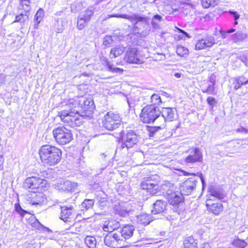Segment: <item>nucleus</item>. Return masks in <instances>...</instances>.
<instances>
[{
  "label": "nucleus",
  "mask_w": 248,
  "mask_h": 248,
  "mask_svg": "<svg viewBox=\"0 0 248 248\" xmlns=\"http://www.w3.org/2000/svg\"><path fill=\"white\" fill-rule=\"evenodd\" d=\"M163 190L162 193L164 198L169 204L173 207L179 208L185 204V198L182 192L175 190V185L168 181H165L162 184Z\"/></svg>",
  "instance_id": "nucleus-1"
},
{
  "label": "nucleus",
  "mask_w": 248,
  "mask_h": 248,
  "mask_svg": "<svg viewBox=\"0 0 248 248\" xmlns=\"http://www.w3.org/2000/svg\"><path fill=\"white\" fill-rule=\"evenodd\" d=\"M42 162L44 165L54 166L59 163L62 158V152L58 148L49 144L42 146L39 150Z\"/></svg>",
  "instance_id": "nucleus-2"
},
{
  "label": "nucleus",
  "mask_w": 248,
  "mask_h": 248,
  "mask_svg": "<svg viewBox=\"0 0 248 248\" xmlns=\"http://www.w3.org/2000/svg\"><path fill=\"white\" fill-rule=\"evenodd\" d=\"M160 181L155 175L147 176L141 182L140 188L151 195H155L163 190L162 184L160 185Z\"/></svg>",
  "instance_id": "nucleus-3"
},
{
  "label": "nucleus",
  "mask_w": 248,
  "mask_h": 248,
  "mask_svg": "<svg viewBox=\"0 0 248 248\" xmlns=\"http://www.w3.org/2000/svg\"><path fill=\"white\" fill-rule=\"evenodd\" d=\"M160 115L158 107L149 105L143 107L140 115V120L144 123H151L155 122Z\"/></svg>",
  "instance_id": "nucleus-4"
},
{
  "label": "nucleus",
  "mask_w": 248,
  "mask_h": 248,
  "mask_svg": "<svg viewBox=\"0 0 248 248\" xmlns=\"http://www.w3.org/2000/svg\"><path fill=\"white\" fill-rule=\"evenodd\" d=\"M55 141L60 145H65L73 140L71 131L64 126H59L53 130Z\"/></svg>",
  "instance_id": "nucleus-5"
},
{
  "label": "nucleus",
  "mask_w": 248,
  "mask_h": 248,
  "mask_svg": "<svg viewBox=\"0 0 248 248\" xmlns=\"http://www.w3.org/2000/svg\"><path fill=\"white\" fill-rule=\"evenodd\" d=\"M76 115L71 113L70 111L65 109L59 112L58 113L61 120L72 127L79 126L82 124L79 116Z\"/></svg>",
  "instance_id": "nucleus-6"
},
{
  "label": "nucleus",
  "mask_w": 248,
  "mask_h": 248,
  "mask_svg": "<svg viewBox=\"0 0 248 248\" xmlns=\"http://www.w3.org/2000/svg\"><path fill=\"white\" fill-rule=\"evenodd\" d=\"M121 122L120 116L111 112H108L103 120L104 127L108 130H113L118 127Z\"/></svg>",
  "instance_id": "nucleus-7"
},
{
  "label": "nucleus",
  "mask_w": 248,
  "mask_h": 248,
  "mask_svg": "<svg viewBox=\"0 0 248 248\" xmlns=\"http://www.w3.org/2000/svg\"><path fill=\"white\" fill-rule=\"evenodd\" d=\"M207 211L215 216H218L223 212L224 207L221 201L213 198H207L205 201Z\"/></svg>",
  "instance_id": "nucleus-8"
},
{
  "label": "nucleus",
  "mask_w": 248,
  "mask_h": 248,
  "mask_svg": "<svg viewBox=\"0 0 248 248\" xmlns=\"http://www.w3.org/2000/svg\"><path fill=\"white\" fill-rule=\"evenodd\" d=\"M81 106V116L88 117H91L94 109L95 105L93 100L91 98H87L81 96L79 97Z\"/></svg>",
  "instance_id": "nucleus-9"
},
{
  "label": "nucleus",
  "mask_w": 248,
  "mask_h": 248,
  "mask_svg": "<svg viewBox=\"0 0 248 248\" xmlns=\"http://www.w3.org/2000/svg\"><path fill=\"white\" fill-rule=\"evenodd\" d=\"M46 181L43 179L36 177H30L27 178L23 183V187L26 189L31 190V192L33 190L37 189L40 187H42L46 184Z\"/></svg>",
  "instance_id": "nucleus-10"
},
{
  "label": "nucleus",
  "mask_w": 248,
  "mask_h": 248,
  "mask_svg": "<svg viewBox=\"0 0 248 248\" xmlns=\"http://www.w3.org/2000/svg\"><path fill=\"white\" fill-rule=\"evenodd\" d=\"M27 199L32 205H42L46 201V196L42 192L32 191L27 195Z\"/></svg>",
  "instance_id": "nucleus-11"
},
{
  "label": "nucleus",
  "mask_w": 248,
  "mask_h": 248,
  "mask_svg": "<svg viewBox=\"0 0 248 248\" xmlns=\"http://www.w3.org/2000/svg\"><path fill=\"white\" fill-rule=\"evenodd\" d=\"M126 56L127 62L141 63L143 62V57L140 55L137 48H129L126 52Z\"/></svg>",
  "instance_id": "nucleus-12"
},
{
  "label": "nucleus",
  "mask_w": 248,
  "mask_h": 248,
  "mask_svg": "<svg viewBox=\"0 0 248 248\" xmlns=\"http://www.w3.org/2000/svg\"><path fill=\"white\" fill-rule=\"evenodd\" d=\"M61 212L60 219L65 222H71L74 218L75 210L72 205L61 207Z\"/></svg>",
  "instance_id": "nucleus-13"
},
{
  "label": "nucleus",
  "mask_w": 248,
  "mask_h": 248,
  "mask_svg": "<svg viewBox=\"0 0 248 248\" xmlns=\"http://www.w3.org/2000/svg\"><path fill=\"white\" fill-rule=\"evenodd\" d=\"M196 186V181L188 178L180 186V190L183 195H189L192 194Z\"/></svg>",
  "instance_id": "nucleus-14"
},
{
  "label": "nucleus",
  "mask_w": 248,
  "mask_h": 248,
  "mask_svg": "<svg viewBox=\"0 0 248 248\" xmlns=\"http://www.w3.org/2000/svg\"><path fill=\"white\" fill-rule=\"evenodd\" d=\"M215 44V39L212 36H206L198 40L195 45L196 50H201L208 47H211Z\"/></svg>",
  "instance_id": "nucleus-15"
},
{
  "label": "nucleus",
  "mask_w": 248,
  "mask_h": 248,
  "mask_svg": "<svg viewBox=\"0 0 248 248\" xmlns=\"http://www.w3.org/2000/svg\"><path fill=\"white\" fill-rule=\"evenodd\" d=\"M192 154L188 155L184 159L186 163L201 162L203 160L202 154L199 149L195 148L193 149Z\"/></svg>",
  "instance_id": "nucleus-16"
},
{
  "label": "nucleus",
  "mask_w": 248,
  "mask_h": 248,
  "mask_svg": "<svg viewBox=\"0 0 248 248\" xmlns=\"http://www.w3.org/2000/svg\"><path fill=\"white\" fill-rule=\"evenodd\" d=\"M18 9L21 10H24V13L23 12L21 13L19 15H17L16 16V18L14 22H20L21 23H23L24 22L29 19V16L30 15V12L31 10V7L30 6H28V5H25L22 7L20 5L18 6Z\"/></svg>",
  "instance_id": "nucleus-17"
},
{
  "label": "nucleus",
  "mask_w": 248,
  "mask_h": 248,
  "mask_svg": "<svg viewBox=\"0 0 248 248\" xmlns=\"http://www.w3.org/2000/svg\"><path fill=\"white\" fill-rule=\"evenodd\" d=\"M67 108L68 109L67 110L70 111L71 113L79 115L80 114H81V106L79 97L77 99H70Z\"/></svg>",
  "instance_id": "nucleus-18"
},
{
  "label": "nucleus",
  "mask_w": 248,
  "mask_h": 248,
  "mask_svg": "<svg viewBox=\"0 0 248 248\" xmlns=\"http://www.w3.org/2000/svg\"><path fill=\"white\" fill-rule=\"evenodd\" d=\"M139 140V136L134 131H130L127 132L125 140V146L131 148L136 144Z\"/></svg>",
  "instance_id": "nucleus-19"
},
{
  "label": "nucleus",
  "mask_w": 248,
  "mask_h": 248,
  "mask_svg": "<svg viewBox=\"0 0 248 248\" xmlns=\"http://www.w3.org/2000/svg\"><path fill=\"white\" fill-rule=\"evenodd\" d=\"M78 185L77 183L70 181H62L58 186L59 190L65 192H73L75 191Z\"/></svg>",
  "instance_id": "nucleus-20"
},
{
  "label": "nucleus",
  "mask_w": 248,
  "mask_h": 248,
  "mask_svg": "<svg viewBox=\"0 0 248 248\" xmlns=\"http://www.w3.org/2000/svg\"><path fill=\"white\" fill-rule=\"evenodd\" d=\"M167 209V203L163 200H156L152 210L153 213L158 214L164 213Z\"/></svg>",
  "instance_id": "nucleus-21"
},
{
  "label": "nucleus",
  "mask_w": 248,
  "mask_h": 248,
  "mask_svg": "<svg viewBox=\"0 0 248 248\" xmlns=\"http://www.w3.org/2000/svg\"><path fill=\"white\" fill-rule=\"evenodd\" d=\"M162 116L164 117V122L165 121H173L175 117V111L172 108H163L161 111Z\"/></svg>",
  "instance_id": "nucleus-22"
},
{
  "label": "nucleus",
  "mask_w": 248,
  "mask_h": 248,
  "mask_svg": "<svg viewBox=\"0 0 248 248\" xmlns=\"http://www.w3.org/2000/svg\"><path fill=\"white\" fill-rule=\"evenodd\" d=\"M182 248H198L197 239H195L192 236L185 237Z\"/></svg>",
  "instance_id": "nucleus-23"
},
{
  "label": "nucleus",
  "mask_w": 248,
  "mask_h": 248,
  "mask_svg": "<svg viewBox=\"0 0 248 248\" xmlns=\"http://www.w3.org/2000/svg\"><path fill=\"white\" fill-rule=\"evenodd\" d=\"M205 84H206L207 88L202 90V92L208 94H215V79L210 78L205 81Z\"/></svg>",
  "instance_id": "nucleus-24"
},
{
  "label": "nucleus",
  "mask_w": 248,
  "mask_h": 248,
  "mask_svg": "<svg viewBox=\"0 0 248 248\" xmlns=\"http://www.w3.org/2000/svg\"><path fill=\"white\" fill-rule=\"evenodd\" d=\"M176 53L178 56L186 59L189 56V49L182 45H178L176 47Z\"/></svg>",
  "instance_id": "nucleus-25"
},
{
  "label": "nucleus",
  "mask_w": 248,
  "mask_h": 248,
  "mask_svg": "<svg viewBox=\"0 0 248 248\" xmlns=\"http://www.w3.org/2000/svg\"><path fill=\"white\" fill-rule=\"evenodd\" d=\"M248 83V79H246L245 77L241 76L237 77V78H234L233 82V89L234 90H238L240 88L241 86Z\"/></svg>",
  "instance_id": "nucleus-26"
},
{
  "label": "nucleus",
  "mask_w": 248,
  "mask_h": 248,
  "mask_svg": "<svg viewBox=\"0 0 248 248\" xmlns=\"http://www.w3.org/2000/svg\"><path fill=\"white\" fill-rule=\"evenodd\" d=\"M94 10V8L93 7H89L87 9H86L84 12L81 13L78 16H79L81 18H83L85 20H86V22H88L89 23V21H90L92 16L93 15Z\"/></svg>",
  "instance_id": "nucleus-27"
},
{
  "label": "nucleus",
  "mask_w": 248,
  "mask_h": 248,
  "mask_svg": "<svg viewBox=\"0 0 248 248\" xmlns=\"http://www.w3.org/2000/svg\"><path fill=\"white\" fill-rule=\"evenodd\" d=\"M165 127V124H164V123L163 124L160 125L159 126H151L147 125L146 126V128L150 137H153L154 136L156 132H158L163 129H164Z\"/></svg>",
  "instance_id": "nucleus-28"
},
{
  "label": "nucleus",
  "mask_w": 248,
  "mask_h": 248,
  "mask_svg": "<svg viewBox=\"0 0 248 248\" xmlns=\"http://www.w3.org/2000/svg\"><path fill=\"white\" fill-rule=\"evenodd\" d=\"M44 15V11L41 8H40L37 11L34 18V21L35 22L34 25V28L35 29H37L38 28V25L43 19Z\"/></svg>",
  "instance_id": "nucleus-29"
},
{
  "label": "nucleus",
  "mask_w": 248,
  "mask_h": 248,
  "mask_svg": "<svg viewBox=\"0 0 248 248\" xmlns=\"http://www.w3.org/2000/svg\"><path fill=\"white\" fill-rule=\"evenodd\" d=\"M139 222L144 226L147 225L151 221V217L149 214H141L138 217Z\"/></svg>",
  "instance_id": "nucleus-30"
},
{
  "label": "nucleus",
  "mask_w": 248,
  "mask_h": 248,
  "mask_svg": "<svg viewBox=\"0 0 248 248\" xmlns=\"http://www.w3.org/2000/svg\"><path fill=\"white\" fill-rule=\"evenodd\" d=\"M218 0H201V5L204 8L215 7L218 5Z\"/></svg>",
  "instance_id": "nucleus-31"
},
{
  "label": "nucleus",
  "mask_w": 248,
  "mask_h": 248,
  "mask_svg": "<svg viewBox=\"0 0 248 248\" xmlns=\"http://www.w3.org/2000/svg\"><path fill=\"white\" fill-rule=\"evenodd\" d=\"M232 244L235 248H245L248 245L246 241L240 239L238 237L234 238Z\"/></svg>",
  "instance_id": "nucleus-32"
},
{
  "label": "nucleus",
  "mask_w": 248,
  "mask_h": 248,
  "mask_svg": "<svg viewBox=\"0 0 248 248\" xmlns=\"http://www.w3.org/2000/svg\"><path fill=\"white\" fill-rule=\"evenodd\" d=\"M94 200L92 199H85L81 204V210L87 211L93 208L94 205Z\"/></svg>",
  "instance_id": "nucleus-33"
},
{
  "label": "nucleus",
  "mask_w": 248,
  "mask_h": 248,
  "mask_svg": "<svg viewBox=\"0 0 248 248\" xmlns=\"http://www.w3.org/2000/svg\"><path fill=\"white\" fill-rule=\"evenodd\" d=\"M84 242L89 248H96V240L94 237L87 236L85 238Z\"/></svg>",
  "instance_id": "nucleus-34"
},
{
  "label": "nucleus",
  "mask_w": 248,
  "mask_h": 248,
  "mask_svg": "<svg viewBox=\"0 0 248 248\" xmlns=\"http://www.w3.org/2000/svg\"><path fill=\"white\" fill-rule=\"evenodd\" d=\"M175 30L179 33H181L180 35H178L176 36L174 38L175 40H180L182 39H185V38H189L190 37V35L188 33L185 32V31L182 29H181L178 27H175Z\"/></svg>",
  "instance_id": "nucleus-35"
},
{
  "label": "nucleus",
  "mask_w": 248,
  "mask_h": 248,
  "mask_svg": "<svg viewBox=\"0 0 248 248\" xmlns=\"http://www.w3.org/2000/svg\"><path fill=\"white\" fill-rule=\"evenodd\" d=\"M151 104L150 105H152L154 106L158 107L162 103L159 95L155 93L153 94L151 97Z\"/></svg>",
  "instance_id": "nucleus-36"
},
{
  "label": "nucleus",
  "mask_w": 248,
  "mask_h": 248,
  "mask_svg": "<svg viewBox=\"0 0 248 248\" xmlns=\"http://www.w3.org/2000/svg\"><path fill=\"white\" fill-rule=\"evenodd\" d=\"M214 198L215 199H218L221 201L224 198V195L221 193L220 191L216 190H213L211 191L210 196L208 198Z\"/></svg>",
  "instance_id": "nucleus-37"
},
{
  "label": "nucleus",
  "mask_w": 248,
  "mask_h": 248,
  "mask_svg": "<svg viewBox=\"0 0 248 248\" xmlns=\"http://www.w3.org/2000/svg\"><path fill=\"white\" fill-rule=\"evenodd\" d=\"M124 51V47L117 46L115 48L111 49L110 53L111 55H113L114 57H117L122 54Z\"/></svg>",
  "instance_id": "nucleus-38"
},
{
  "label": "nucleus",
  "mask_w": 248,
  "mask_h": 248,
  "mask_svg": "<svg viewBox=\"0 0 248 248\" xmlns=\"http://www.w3.org/2000/svg\"><path fill=\"white\" fill-rule=\"evenodd\" d=\"M105 245L108 247H114L116 244L114 241V239L111 235H106L104 239Z\"/></svg>",
  "instance_id": "nucleus-39"
},
{
  "label": "nucleus",
  "mask_w": 248,
  "mask_h": 248,
  "mask_svg": "<svg viewBox=\"0 0 248 248\" xmlns=\"http://www.w3.org/2000/svg\"><path fill=\"white\" fill-rule=\"evenodd\" d=\"M134 231V227L132 225L125 226V238L131 237Z\"/></svg>",
  "instance_id": "nucleus-40"
},
{
  "label": "nucleus",
  "mask_w": 248,
  "mask_h": 248,
  "mask_svg": "<svg viewBox=\"0 0 248 248\" xmlns=\"http://www.w3.org/2000/svg\"><path fill=\"white\" fill-rule=\"evenodd\" d=\"M88 23H89L88 22H86V20H85L83 18H81L78 16L77 21V28L79 30H82L84 28L85 26L88 24Z\"/></svg>",
  "instance_id": "nucleus-41"
},
{
  "label": "nucleus",
  "mask_w": 248,
  "mask_h": 248,
  "mask_svg": "<svg viewBox=\"0 0 248 248\" xmlns=\"http://www.w3.org/2000/svg\"><path fill=\"white\" fill-rule=\"evenodd\" d=\"M15 211L19 214L22 217H23L25 214H28V212L26 210L22 209L19 203H16L15 206Z\"/></svg>",
  "instance_id": "nucleus-42"
},
{
  "label": "nucleus",
  "mask_w": 248,
  "mask_h": 248,
  "mask_svg": "<svg viewBox=\"0 0 248 248\" xmlns=\"http://www.w3.org/2000/svg\"><path fill=\"white\" fill-rule=\"evenodd\" d=\"M113 40L112 37L109 35H106L103 39V44L106 47H110V45L112 44Z\"/></svg>",
  "instance_id": "nucleus-43"
},
{
  "label": "nucleus",
  "mask_w": 248,
  "mask_h": 248,
  "mask_svg": "<svg viewBox=\"0 0 248 248\" xmlns=\"http://www.w3.org/2000/svg\"><path fill=\"white\" fill-rule=\"evenodd\" d=\"M113 238L114 239V241L115 243H119L123 242V239L121 238V237H123V233L122 232H119V233H115L112 235Z\"/></svg>",
  "instance_id": "nucleus-44"
},
{
  "label": "nucleus",
  "mask_w": 248,
  "mask_h": 248,
  "mask_svg": "<svg viewBox=\"0 0 248 248\" xmlns=\"http://www.w3.org/2000/svg\"><path fill=\"white\" fill-rule=\"evenodd\" d=\"M206 102L209 105L211 108H213L216 104L217 103V101L216 99L213 97H208L206 99Z\"/></svg>",
  "instance_id": "nucleus-45"
},
{
  "label": "nucleus",
  "mask_w": 248,
  "mask_h": 248,
  "mask_svg": "<svg viewBox=\"0 0 248 248\" xmlns=\"http://www.w3.org/2000/svg\"><path fill=\"white\" fill-rule=\"evenodd\" d=\"M114 208L116 214H119L122 217L124 216V209H123V206H121L119 204L118 205H115Z\"/></svg>",
  "instance_id": "nucleus-46"
},
{
  "label": "nucleus",
  "mask_w": 248,
  "mask_h": 248,
  "mask_svg": "<svg viewBox=\"0 0 248 248\" xmlns=\"http://www.w3.org/2000/svg\"><path fill=\"white\" fill-rule=\"evenodd\" d=\"M133 19L136 23H138L139 22H144L146 23V22H147L148 21V18L143 17V16H140L137 15H135L133 17Z\"/></svg>",
  "instance_id": "nucleus-47"
},
{
  "label": "nucleus",
  "mask_w": 248,
  "mask_h": 248,
  "mask_svg": "<svg viewBox=\"0 0 248 248\" xmlns=\"http://www.w3.org/2000/svg\"><path fill=\"white\" fill-rule=\"evenodd\" d=\"M112 222H108L107 224H105L103 226V230L106 232H112L114 228L111 227Z\"/></svg>",
  "instance_id": "nucleus-48"
},
{
  "label": "nucleus",
  "mask_w": 248,
  "mask_h": 248,
  "mask_svg": "<svg viewBox=\"0 0 248 248\" xmlns=\"http://www.w3.org/2000/svg\"><path fill=\"white\" fill-rule=\"evenodd\" d=\"M124 137V133H123V131H122L119 133V137H118V141L119 142L121 143V146L123 148H124V142L123 140V138Z\"/></svg>",
  "instance_id": "nucleus-49"
},
{
  "label": "nucleus",
  "mask_w": 248,
  "mask_h": 248,
  "mask_svg": "<svg viewBox=\"0 0 248 248\" xmlns=\"http://www.w3.org/2000/svg\"><path fill=\"white\" fill-rule=\"evenodd\" d=\"M214 16V14L212 12H209L208 14L205 15L203 16V19L205 21H209L213 19Z\"/></svg>",
  "instance_id": "nucleus-50"
},
{
  "label": "nucleus",
  "mask_w": 248,
  "mask_h": 248,
  "mask_svg": "<svg viewBox=\"0 0 248 248\" xmlns=\"http://www.w3.org/2000/svg\"><path fill=\"white\" fill-rule=\"evenodd\" d=\"M19 1L20 2L19 5H20V6H22V7L27 5H28V6H30V4L31 3L30 0H19Z\"/></svg>",
  "instance_id": "nucleus-51"
},
{
  "label": "nucleus",
  "mask_w": 248,
  "mask_h": 248,
  "mask_svg": "<svg viewBox=\"0 0 248 248\" xmlns=\"http://www.w3.org/2000/svg\"><path fill=\"white\" fill-rule=\"evenodd\" d=\"M24 248H40V246L37 243H30Z\"/></svg>",
  "instance_id": "nucleus-52"
},
{
  "label": "nucleus",
  "mask_w": 248,
  "mask_h": 248,
  "mask_svg": "<svg viewBox=\"0 0 248 248\" xmlns=\"http://www.w3.org/2000/svg\"><path fill=\"white\" fill-rule=\"evenodd\" d=\"M127 103L129 108V110H134L135 106V103L134 101H129L128 99L127 100Z\"/></svg>",
  "instance_id": "nucleus-53"
},
{
  "label": "nucleus",
  "mask_w": 248,
  "mask_h": 248,
  "mask_svg": "<svg viewBox=\"0 0 248 248\" xmlns=\"http://www.w3.org/2000/svg\"><path fill=\"white\" fill-rule=\"evenodd\" d=\"M230 13L233 16L234 20H237L240 17V15L236 11H230Z\"/></svg>",
  "instance_id": "nucleus-54"
},
{
  "label": "nucleus",
  "mask_w": 248,
  "mask_h": 248,
  "mask_svg": "<svg viewBox=\"0 0 248 248\" xmlns=\"http://www.w3.org/2000/svg\"><path fill=\"white\" fill-rule=\"evenodd\" d=\"M181 172H182L183 173V175L184 176H196L195 173H190L186 171H185L184 170H180Z\"/></svg>",
  "instance_id": "nucleus-55"
},
{
  "label": "nucleus",
  "mask_w": 248,
  "mask_h": 248,
  "mask_svg": "<svg viewBox=\"0 0 248 248\" xmlns=\"http://www.w3.org/2000/svg\"><path fill=\"white\" fill-rule=\"evenodd\" d=\"M4 162V158L2 155H0V170L3 169V163Z\"/></svg>",
  "instance_id": "nucleus-56"
},
{
  "label": "nucleus",
  "mask_w": 248,
  "mask_h": 248,
  "mask_svg": "<svg viewBox=\"0 0 248 248\" xmlns=\"http://www.w3.org/2000/svg\"><path fill=\"white\" fill-rule=\"evenodd\" d=\"M107 65L108 68L109 69V70L111 72H113V68H114L113 67V65L112 64H111V63H110V62H107Z\"/></svg>",
  "instance_id": "nucleus-57"
},
{
  "label": "nucleus",
  "mask_w": 248,
  "mask_h": 248,
  "mask_svg": "<svg viewBox=\"0 0 248 248\" xmlns=\"http://www.w3.org/2000/svg\"><path fill=\"white\" fill-rule=\"evenodd\" d=\"M123 72V70L122 69H120V68H118V67H115V68H113V72H115V73L121 72V73H122Z\"/></svg>",
  "instance_id": "nucleus-58"
},
{
  "label": "nucleus",
  "mask_w": 248,
  "mask_h": 248,
  "mask_svg": "<svg viewBox=\"0 0 248 248\" xmlns=\"http://www.w3.org/2000/svg\"><path fill=\"white\" fill-rule=\"evenodd\" d=\"M109 17H121V18H124V15H117V14H115V15H110V16H109Z\"/></svg>",
  "instance_id": "nucleus-59"
},
{
  "label": "nucleus",
  "mask_w": 248,
  "mask_h": 248,
  "mask_svg": "<svg viewBox=\"0 0 248 248\" xmlns=\"http://www.w3.org/2000/svg\"><path fill=\"white\" fill-rule=\"evenodd\" d=\"M153 19H156L158 21H160L161 19V16L159 15H155L154 16H153Z\"/></svg>",
  "instance_id": "nucleus-60"
},
{
  "label": "nucleus",
  "mask_w": 248,
  "mask_h": 248,
  "mask_svg": "<svg viewBox=\"0 0 248 248\" xmlns=\"http://www.w3.org/2000/svg\"><path fill=\"white\" fill-rule=\"evenodd\" d=\"M63 30V25H62L61 27L57 28V31L58 33L62 32Z\"/></svg>",
  "instance_id": "nucleus-61"
},
{
  "label": "nucleus",
  "mask_w": 248,
  "mask_h": 248,
  "mask_svg": "<svg viewBox=\"0 0 248 248\" xmlns=\"http://www.w3.org/2000/svg\"><path fill=\"white\" fill-rule=\"evenodd\" d=\"M174 76L176 77V78H180L181 77V73H175L174 74Z\"/></svg>",
  "instance_id": "nucleus-62"
},
{
  "label": "nucleus",
  "mask_w": 248,
  "mask_h": 248,
  "mask_svg": "<svg viewBox=\"0 0 248 248\" xmlns=\"http://www.w3.org/2000/svg\"><path fill=\"white\" fill-rule=\"evenodd\" d=\"M243 62L245 63V64L246 66H248V58H246L245 60Z\"/></svg>",
  "instance_id": "nucleus-63"
},
{
  "label": "nucleus",
  "mask_w": 248,
  "mask_h": 248,
  "mask_svg": "<svg viewBox=\"0 0 248 248\" xmlns=\"http://www.w3.org/2000/svg\"><path fill=\"white\" fill-rule=\"evenodd\" d=\"M62 11H60V12H57L56 13V15H57V16H61L62 14Z\"/></svg>",
  "instance_id": "nucleus-64"
}]
</instances>
